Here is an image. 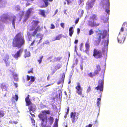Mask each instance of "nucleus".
Returning <instances> with one entry per match:
<instances>
[{"label": "nucleus", "mask_w": 127, "mask_h": 127, "mask_svg": "<svg viewBox=\"0 0 127 127\" xmlns=\"http://www.w3.org/2000/svg\"><path fill=\"white\" fill-rule=\"evenodd\" d=\"M25 42L24 36L22 35L20 32H19L15 35L13 39L12 46L14 47L19 48L24 45Z\"/></svg>", "instance_id": "obj_1"}, {"label": "nucleus", "mask_w": 127, "mask_h": 127, "mask_svg": "<svg viewBox=\"0 0 127 127\" xmlns=\"http://www.w3.org/2000/svg\"><path fill=\"white\" fill-rule=\"evenodd\" d=\"M41 30V28L40 26H38L36 28L34 31L32 32V36H33L34 37L36 35V38H35V39L33 40L32 42L31 43L30 46H33L35 42L37 43L38 44L40 42L41 40L42 39L41 37H39L40 35V33H38L37 34L38 32H40Z\"/></svg>", "instance_id": "obj_2"}, {"label": "nucleus", "mask_w": 127, "mask_h": 127, "mask_svg": "<svg viewBox=\"0 0 127 127\" xmlns=\"http://www.w3.org/2000/svg\"><path fill=\"white\" fill-rule=\"evenodd\" d=\"M102 51L97 49L95 48L93 50V56L96 59L101 58L102 57Z\"/></svg>", "instance_id": "obj_3"}, {"label": "nucleus", "mask_w": 127, "mask_h": 127, "mask_svg": "<svg viewBox=\"0 0 127 127\" xmlns=\"http://www.w3.org/2000/svg\"><path fill=\"white\" fill-rule=\"evenodd\" d=\"M103 78L101 80H99L98 86L95 88V90H99L100 92H102L103 87Z\"/></svg>", "instance_id": "obj_4"}, {"label": "nucleus", "mask_w": 127, "mask_h": 127, "mask_svg": "<svg viewBox=\"0 0 127 127\" xmlns=\"http://www.w3.org/2000/svg\"><path fill=\"white\" fill-rule=\"evenodd\" d=\"M54 120L53 117H50L48 119H47V120H45L46 121V123L44 126H43V127H51Z\"/></svg>", "instance_id": "obj_5"}, {"label": "nucleus", "mask_w": 127, "mask_h": 127, "mask_svg": "<svg viewBox=\"0 0 127 127\" xmlns=\"http://www.w3.org/2000/svg\"><path fill=\"white\" fill-rule=\"evenodd\" d=\"M23 51V49L21 48L18 50L14 54H12V55L14 58L17 60L18 58L20 57L21 56Z\"/></svg>", "instance_id": "obj_6"}, {"label": "nucleus", "mask_w": 127, "mask_h": 127, "mask_svg": "<svg viewBox=\"0 0 127 127\" xmlns=\"http://www.w3.org/2000/svg\"><path fill=\"white\" fill-rule=\"evenodd\" d=\"M77 86L75 87V89L76 90V93L78 95H82V97H83L84 95H82V89L81 88L80 83L79 82H77Z\"/></svg>", "instance_id": "obj_7"}, {"label": "nucleus", "mask_w": 127, "mask_h": 127, "mask_svg": "<svg viewBox=\"0 0 127 127\" xmlns=\"http://www.w3.org/2000/svg\"><path fill=\"white\" fill-rule=\"evenodd\" d=\"M104 6L106 9L105 12L109 14V0H104Z\"/></svg>", "instance_id": "obj_8"}, {"label": "nucleus", "mask_w": 127, "mask_h": 127, "mask_svg": "<svg viewBox=\"0 0 127 127\" xmlns=\"http://www.w3.org/2000/svg\"><path fill=\"white\" fill-rule=\"evenodd\" d=\"M121 32H124V34L127 35V22H124L120 30Z\"/></svg>", "instance_id": "obj_9"}, {"label": "nucleus", "mask_w": 127, "mask_h": 127, "mask_svg": "<svg viewBox=\"0 0 127 127\" xmlns=\"http://www.w3.org/2000/svg\"><path fill=\"white\" fill-rule=\"evenodd\" d=\"M70 118L72 122L74 123L78 118V115H76V112H72L70 113Z\"/></svg>", "instance_id": "obj_10"}, {"label": "nucleus", "mask_w": 127, "mask_h": 127, "mask_svg": "<svg viewBox=\"0 0 127 127\" xmlns=\"http://www.w3.org/2000/svg\"><path fill=\"white\" fill-rule=\"evenodd\" d=\"M39 22V21L38 20H33L31 23L32 28L30 30L32 31L34 30Z\"/></svg>", "instance_id": "obj_11"}, {"label": "nucleus", "mask_w": 127, "mask_h": 127, "mask_svg": "<svg viewBox=\"0 0 127 127\" xmlns=\"http://www.w3.org/2000/svg\"><path fill=\"white\" fill-rule=\"evenodd\" d=\"M38 117L40 119L42 120L43 124L44 121L47 120V116L43 114L40 113L38 115Z\"/></svg>", "instance_id": "obj_12"}, {"label": "nucleus", "mask_w": 127, "mask_h": 127, "mask_svg": "<svg viewBox=\"0 0 127 127\" xmlns=\"http://www.w3.org/2000/svg\"><path fill=\"white\" fill-rule=\"evenodd\" d=\"M53 0H43V1L45 4V5H41L39 6V7L41 8H45L46 7H47L49 4L48 2H52Z\"/></svg>", "instance_id": "obj_13"}, {"label": "nucleus", "mask_w": 127, "mask_h": 127, "mask_svg": "<svg viewBox=\"0 0 127 127\" xmlns=\"http://www.w3.org/2000/svg\"><path fill=\"white\" fill-rule=\"evenodd\" d=\"M9 56L8 55H6L5 56L3 60L6 64L7 66L9 65L10 61L9 60Z\"/></svg>", "instance_id": "obj_14"}, {"label": "nucleus", "mask_w": 127, "mask_h": 127, "mask_svg": "<svg viewBox=\"0 0 127 127\" xmlns=\"http://www.w3.org/2000/svg\"><path fill=\"white\" fill-rule=\"evenodd\" d=\"M29 95H28L25 98L26 106H29L33 104L31 102L30 99L29 98Z\"/></svg>", "instance_id": "obj_15"}, {"label": "nucleus", "mask_w": 127, "mask_h": 127, "mask_svg": "<svg viewBox=\"0 0 127 127\" xmlns=\"http://www.w3.org/2000/svg\"><path fill=\"white\" fill-rule=\"evenodd\" d=\"M85 46L86 49L85 50H84L83 52L86 53L87 54L89 53V51L90 50V45L88 41L87 42H86L85 44Z\"/></svg>", "instance_id": "obj_16"}, {"label": "nucleus", "mask_w": 127, "mask_h": 127, "mask_svg": "<svg viewBox=\"0 0 127 127\" xmlns=\"http://www.w3.org/2000/svg\"><path fill=\"white\" fill-rule=\"evenodd\" d=\"M96 70L94 71L95 75H97L99 73V72L101 70L100 65L99 64H97L96 66Z\"/></svg>", "instance_id": "obj_17"}, {"label": "nucleus", "mask_w": 127, "mask_h": 127, "mask_svg": "<svg viewBox=\"0 0 127 127\" xmlns=\"http://www.w3.org/2000/svg\"><path fill=\"white\" fill-rule=\"evenodd\" d=\"M31 56L30 53V51L28 50L27 49H25L24 50V57L26 58L27 57H28Z\"/></svg>", "instance_id": "obj_18"}, {"label": "nucleus", "mask_w": 127, "mask_h": 127, "mask_svg": "<svg viewBox=\"0 0 127 127\" xmlns=\"http://www.w3.org/2000/svg\"><path fill=\"white\" fill-rule=\"evenodd\" d=\"M101 33H98L97 35L96 39L97 40L96 41L97 43L98 44L100 43L101 40Z\"/></svg>", "instance_id": "obj_19"}, {"label": "nucleus", "mask_w": 127, "mask_h": 127, "mask_svg": "<svg viewBox=\"0 0 127 127\" xmlns=\"http://www.w3.org/2000/svg\"><path fill=\"white\" fill-rule=\"evenodd\" d=\"M125 39V37L122 36H120L118 37V42L120 43H123Z\"/></svg>", "instance_id": "obj_20"}, {"label": "nucleus", "mask_w": 127, "mask_h": 127, "mask_svg": "<svg viewBox=\"0 0 127 127\" xmlns=\"http://www.w3.org/2000/svg\"><path fill=\"white\" fill-rule=\"evenodd\" d=\"M69 34L70 37H71L74 33V30L72 27L69 28Z\"/></svg>", "instance_id": "obj_21"}, {"label": "nucleus", "mask_w": 127, "mask_h": 127, "mask_svg": "<svg viewBox=\"0 0 127 127\" xmlns=\"http://www.w3.org/2000/svg\"><path fill=\"white\" fill-rule=\"evenodd\" d=\"M31 8H30L27 11L26 14L25 15V16L27 19H28L31 13Z\"/></svg>", "instance_id": "obj_22"}, {"label": "nucleus", "mask_w": 127, "mask_h": 127, "mask_svg": "<svg viewBox=\"0 0 127 127\" xmlns=\"http://www.w3.org/2000/svg\"><path fill=\"white\" fill-rule=\"evenodd\" d=\"M62 37L61 34H60L56 36V37L53 40V41H55L57 40H59Z\"/></svg>", "instance_id": "obj_23"}, {"label": "nucleus", "mask_w": 127, "mask_h": 127, "mask_svg": "<svg viewBox=\"0 0 127 127\" xmlns=\"http://www.w3.org/2000/svg\"><path fill=\"white\" fill-rule=\"evenodd\" d=\"M39 11L40 12V14L42 16L44 17H46V15L45 14V11L43 10L40 9Z\"/></svg>", "instance_id": "obj_24"}, {"label": "nucleus", "mask_w": 127, "mask_h": 127, "mask_svg": "<svg viewBox=\"0 0 127 127\" xmlns=\"http://www.w3.org/2000/svg\"><path fill=\"white\" fill-rule=\"evenodd\" d=\"M90 19L93 20H97V18L96 15L94 14L90 17Z\"/></svg>", "instance_id": "obj_25"}, {"label": "nucleus", "mask_w": 127, "mask_h": 127, "mask_svg": "<svg viewBox=\"0 0 127 127\" xmlns=\"http://www.w3.org/2000/svg\"><path fill=\"white\" fill-rule=\"evenodd\" d=\"M31 80L29 82V84H30L32 83L33 82H34L35 80L34 77L32 76H31Z\"/></svg>", "instance_id": "obj_26"}, {"label": "nucleus", "mask_w": 127, "mask_h": 127, "mask_svg": "<svg viewBox=\"0 0 127 127\" xmlns=\"http://www.w3.org/2000/svg\"><path fill=\"white\" fill-rule=\"evenodd\" d=\"M64 77H65V75H63V77L62 78L61 80H60L57 83V84L58 85H59V84H60L61 83H64Z\"/></svg>", "instance_id": "obj_27"}, {"label": "nucleus", "mask_w": 127, "mask_h": 127, "mask_svg": "<svg viewBox=\"0 0 127 127\" xmlns=\"http://www.w3.org/2000/svg\"><path fill=\"white\" fill-rule=\"evenodd\" d=\"M88 7L89 8H91L92 7L93 5H92L91 2H87L86 4Z\"/></svg>", "instance_id": "obj_28"}, {"label": "nucleus", "mask_w": 127, "mask_h": 127, "mask_svg": "<svg viewBox=\"0 0 127 127\" xmlns=\"http://www.w3.org/2000/svg\"><path fill=\"white\" fill-rule=\"evenodd\" d=\"M0 87L2 89L5 90L7 88L6 85L3 83L0 86Z\"/></svg>", "instance_id": "obj_29"}, {"label": "nucleus", "mask_w": 127, "mask_h": 127, "mask_svg": "<svg viewBox=\"0 0 127 127\" xmlns=\"http://www.w3.org/2000/svg\"><path fill=\"white\" fill-rule=\"evenodd\" d=\"M41 112L43 114L46 113L48 114H49L50 113V111L48 110H42L41 111Z\"/></svg>", "instance_id": "obj_30"}, {"label": "nucleus", "mask_w": 127, "mask_h": 127, "mask_svg": "<svg viewBox=\"0 0 127 127\" xmlns=\"http://www.w3.org/2000/svg\"><path fill=\"white\" fill-rule=\"evenodd\" d=\"M62 58V57H55L54 59L53 60V62H55L58 60H60Z\"/></svg>", "instance_id": "obj_31"}, {"label": "nucleus", "mask_w": 127, "mask_h": 127, "mask_svg": "<svg viewBox=\"0 0 127 127\" xmlns=\"http://www.w3.org/2000/svg\"><path fill=\"white\" fill-rule=\"evenodd\" d=\"M9 123L12 124H17L18 122L17 121H12L11 120L9 121Z\"/></svg>", "instance_id": "obj_32"}, {"label": "nucleus", "mask_w": 127, "mask_h": 127, "mask_svg": "<svg viewBox=\"0 0 127 127\" xmlns=\"http://www.w3.org/2000/svg\"><path fill=\"white\" fill-rule=\"evenodd\" d=\"M93 24L92 25L93 26H94V27H97L99 25V23H96V22L95 21H93Z\"/></svg>", "instance_id": "obj_33"}, {"label": "nucleus", "mask_w": 127, "mask_h": 127, "mask_svg": "<svg viewBox=\"0 0 127 127\" xmlns=\"http://www.w3.org/2000/svg\"><path fill=\"white\" fill-rule=\"evenodd\" d=\"M96 75H95L94 72V74L92 72H90L88 74V75L91 78H93L94 76H95Z\"/></svg>", "instance_id": "obj_34"}, {"label": "nucleus", "mask_w": 127, "mask_h": 127, "mask_svg": "<svg viewBox=\"0 0 127 127\" xmlns=\"http://www.w3.org/2000/svg\"><path fill=\"white\" fill-rule=\"evenodd\" d=\"M4 115V111L0 110V117L3 116Z\"/></svg>", "instance_id": "obj_35"}, {"label": "nucleus", "mask_w": 127, "mask_h": 127, "mask_svg": "<svg viewBox=\"0 0 127 127\" xmlns=\"http://www.w3.org/2000/svg\"><path fill=\"white\" fill-rule=\"evenodd\" d=\"M93 21L92 22L91 21H89L88 22L89 25L91 27H93L94 26H93L92 25L93 24Z\"/></svg>", "instance_id": "obj_36"}, {"label": "nucleus", "mask_w": 127, "mask_h": 127, "mask_svg": "<svg viewBox=\"0 0 127 127\" xmlns=\"http://www.w3.org/2000/svg\"><path fill=\"white\" fill-rule=\"evenodd\" d=\"M43 56H42L40 57L39 59L38 60V61L39 62V64H40L41 62L42 59L43 58Z\"/></svg>", "instance_id": "obj_37"}, {"label": "nucleus", "mask_w": 127, "mask_h": 127, "mask_svg": "<svg viewBox=\"0 0 127 127\" xmlns=\"http://www.w3.org/2000/svg\"><path fill=\"white\" fill-rule=\"evenodd\" d=\"M94 32V31H93L92 29H91L89 31V35H91Z\"/></svg>", "instance_id": "obj_38"}, {"label": "nucleus", "mask_w": 127, "mask_h": 127, "mask_svg": "<svg viewBox=\"0 0 127 127\" xmlns=\"http://www.w3.org/2000/svg\"><path fill=\"white\" fill-rule=\"evenodd\" d=\"M53 58L52 56H51L47 58L48 60L50 62H53V60H52L51 59Z\"/></svg>", "instance_id": "obj_39"}, {"label": "nucleus", "mask_w": 127, "mask_h": 127, "mask_svg": "<svg viewBox=\"0 0 127 127\" xmlns=\"http://www.w3.org/2000/svg\"><path fill=\"white\" fill-rule=\"evenodd\" d=\"M28 108L29 111H32L33 109V107L32 105L29 106Z\"/></svg>", "instance_id": "obj_40"}, {"label": "nucleus", "mask_w": 127, "mask_h": 127, "mask_svg": "<svg viewBox=\"0 0 127 127\" xmlns=\"http://www.w3.org/2000/svg\"><path fill=\"white\" fill-rule=\"evenodd\" d=\"M91 90V87L90 86L88 87V88L87 89L86 92L88 93Z\"/></svg>", "instance_id": "obj_41"}, {"label": "nucleus", "mask_w": 127, "mask_h": 127, "mask_svg": "<svg viewBox=\"0 0 127 127\" xmlns=\"http://www.w3.org/2000/svg\"><path fill=\"white\" fill-rule=\"evenodd\" d=\"M15 18H16V17L15 16V18H13V20L12 21V25L14 27H15Z\"/></svg>", "instance_id": "obj_42"}, {"label": "nucleus", "mask_w": 127, "mask_h": 127, "mask_svg": "<svg viewBox=\"0 0 127 127\" xmlns=\"http://www.w3.org/2000/svg\"><path fill=\"white\" fill-rule=\"evenodd\" d=\"M56 67L57 69H59L61 67V65L59 64H58Z\"/></svg>", "instance_id": "obj_43"}, {"label": "nucleus", "mask_w": 127, "mask_h": 127, "mask_svg": "<svg viewBox=\"0 0 127 127\" xmlns=\"http://www.w3.org/2000/svg\"><path fill=\"white\" fill-rule=\"evenodd\" d=\"M55 27L53 24H52L51 25L50 29H54L55 28Z\"/></svg>", "instance_id": "obj_44"}, {"label": "nucleus", "mask_w": 127, "mask_h": 127, "mask_svg": "<svg viewBox=\"0 0 127 127\" xmlns=\"http://www.w3.org/2000/svg\"><path fill=\"white\" fill-rule=\"evenodd\" d=\"M79 18H77L76 19V20L75 21V24H76L78 23V22L79 21Z\"/></svg>", "instance_id": "obj_45"}, {"label": "nucleus", "mask_w": 127, "mask_h": 127, "mask_svg": "<svg viewBox=\"0 0 127 127\" xmlns=\"http://www.w3.org/2000/svg\"><path fill=\"white\" fill-rule=\"evenodd\" d=\"M15 97L14 99L16 101H17L18 99V97L17 95L16 94L15 95Z\"/></svg>", "instance_id": "obj_46"}, {"label": "nucleus", "mask_w": 127, "mask_h": 127, "mask_svg": "<svg viewBox=\"0 0 127 127\" xmlns=\"http://www.w3.org/2000/svg\"><path fill=\"white\" fill-rule=\"evenodd\" d=\"M60 25L61 27H62L64 29V23H61L60 24Z\"/></svg>", "instance_id": "obj_47"}, {"label": "nucleus", "mask_w": 127, "mask_h": 127, "mask_svg": "<svg viewBox=\"0 0 127 127\" xmlns=\"http://www.w3.org/2000/svg\"><path fill=\"white\" fill-rule=\"evenodd\" d=\"M5 16H4V19L5 20H7L8 19V16H7L6 15H5Z\"/></svg>", "instance_id": "obj_48"}, {"label": "nucleus", "mask_w": 127, "mask_h": 127, "mask_svg": "<svg viewBox=\"0 0 127 127\" xmlns=\"http://www.w3.org/2000/svg\"><path fill=\"white\" fill-rule=\"evenodd\" d=\"M30 73H33V69L32 68L30 70H29V71H28V73L29 74Z\"/></svg>", "instance_id": "obj_49"}, {"label": "nucleus", "mask_w": 127, "mask_h": 127, "mask_svg": "<svg viewBox=\"0 0 127 127\" xmlns=\"http://www.w3.org/2000/svg\"><path fill=\"white\" fill-rule=\"evenodd\" d=\"M27 80L28 81H29L30 80V78H31L28 75H27Z\"/></svg>", "instance_id": "obj_50"}, {"label": "nucleus", "mask_w": 127, "mask_h": 127, "mask_svg": "<svg viewBox=\"0 0 127 127\" xmlns=\"http://www.w3.org/2000/svg\"><path fill=\"white\" fill-rule=\"evenodd\" d=\"M69 107H68L67 109V111L66 112V115H67L69 113Z\"/></svg>", "instance_id": "obj_51"}, {"label": "nucleus", "mask_w": 127, "mask_h": 127, "mask_svg": "<svg viewBox=\"0 0 127 127\" xmlns=\"http://www.w3.org/2000/svg\"><path fill=\"white\" fill-rule=\"evenodd\" d=\"M92 125L91 124H89L88 125H87L85 127H92Z\"/></svg>", "instance_id": "obj_52"}, {"label": "nucleus", "mask_w": 127, "mask_h": 127, "mask_svg": "<svg viewBox=\"0 0 127 127\" xmlns=\"http://www.w3.org/2000/svg\"><path fill=\"white\" fill-rule=\"evenodd\" d=\"M58 119H55V123L54 124L56 125L57 124V125H58Z\"/></svg>", "instance_id": "obj_53"}, {"label": "nucleus", "mask_w": 127, "mask_h": 127, "mask_svg": "<svg viewBox=\"0 0 127 127\" xmlns=\"http://www.w3.org/2000/svg\"><path fill=\"white\" fill-rule=\"evenodd\" d=\"M101 94L100 95V97L97 99V101H100L101 100Z\"/></svg>", "instance_id": "obj_54"}, {"label": "nucleus", "mask_w": 127, "mask_h": 127, "mask_svg": "<svg viewBox=\"0 0 127 127\" xmlns=\"http://www.w3.org/2000/svg\"><path fill=\"white\" fill-rule=\"evenodd\" d=\"M65 0L67 2V4L68 5H69V4L71 2V1L70 0Z\"/></svg>", "instance_id": "obj_55"}, {"label": "nucleus", "mask_w": 127, "mask_h": 127, "mask_svg": "<svg viewBox=\"0 0 127 127\" xmlns=\"http://www.w3.org/2000/svg\"><path fill=\"white\" fill-rule=\"evenodd\" d=\"M31 120L32 121V123H35V121L33 119L32 117H31Z\"/></svg>", "instance_id": "obj_56"}, {"label": "nucleus", "mask_w": 127, "mask_h": 127, "mask_svg": "<svg viewBox=\"0 0 127 127\" xmlns=\"http://www.w3.org/2000/svg\"><path fill=\"white\" fill-rule=\"evenodd\" d=\"M77 33L78 34H79V33L80 31V29L79 28H78L77 29Z\"/></svg>", "instance_id": "obj_57"}, {"label": "nucleus", "mask_w": 127, "mask_h": 127, "mask_svg": "<svg viewBox=\"0 0 127 127\" xmlns=\"http://www.w3.org/2000/svg\"><path fill=\"white\" fill-rule=\"evenodd\" d=\"M96 103L97 105V106H98L100 104V101H97Z\"/></svg>", "instance_id": "obj_58"}, {"label": "nucleus", "mask_w": 127, "mask_h": 127, "mask_svg": "<svg viewBox=\"0 0 127 127\" xmlns=\"http://www.w3.org/2000/svg\"><path fill=\"white\" fill-rule=\"evenodd\" d=\"M78 60L77 59H76L75 60V62L76 65H77L78 63Z\"/></svg>", "instance_id": "obj_59"}, {"label": "nucleus", "mask_w": 127, "mask_h": 127, "mask_svg": "<svg viewBox=\"0 0 127 127\" xmlns=\"http://www.w3.org/2000/svg\"><path fill=\"white\" fill-rule=\"evenodd\" d=\"M31 4L29 3H27L26 4V6H27Z\"/></svg>", "instance_id": "obj_60"}, {"label": "nucleus", "mask_w": 127, "mask_h": 127, "mask_svg": "<svg viewBox=\"0 0 127 127\" xmlns=\"http://www.w3.org/2000/svg\"><path fill=\"white\" fill-rule=\"evenodd\" d=\"M58 9H57L55 11V13H54V15H56L58 12Z\"/></svg>", "instance_id": "obj_61"}, {"label": "nucleus", "mask_w": 127, "mask_h": 127, "mask_svg": "<svg viewBox=\"0 0 127 127\" xmlns=\"http://www.w3.org/2000/svg\"><path fill=\"white\" fill-rule=\"evenodd\" d=\"M78 42V40H75L74 41V43L75 44H77Z\"/></svg>", "instance_id": "obj_62"}, {"label": "nucleus", "mask_w": 127, "mask_h": 127, "mask_svg": "<svg viewBox=\"0 0 127 127\" xmlns=\"http://www.w3.org/2000/svg\"><path fill=\"white\" fill-rule=\"evenodd\" d=\"M30 114L32 116V117H35V116L34 115V114H32L31 113V112L30 111Z\"/></svg>", "instance_id": "obj_63"}, {"label": "nucleus", "mask_w": 127, "mask_h": 127, "mask_svg": "<svg viewBox=\"0 0 127 127\" xmlns=\"http://www.w3.org/2000/svg\"><path fill=\"white\" fill-rule=\"evenodd\" d=\"M80 67L81 69V70H82L83 69V65H82V64L80 65Z\"/></svg>", "instance_id": "obj_64"}]
</instances>
